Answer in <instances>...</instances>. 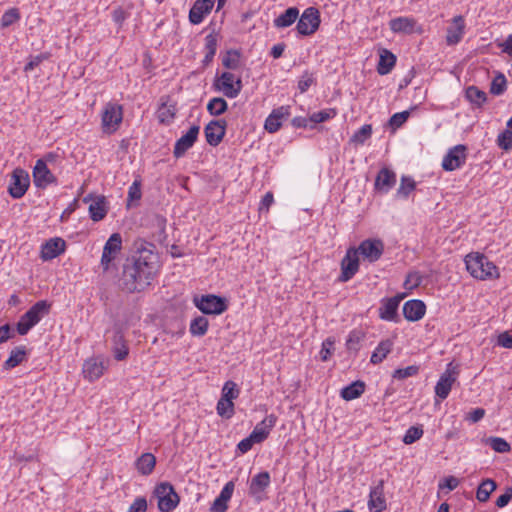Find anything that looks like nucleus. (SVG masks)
Returning a JSON list of instances; mask_svg holds the SVG:
<instances>
[{"label":"nucleus","instance_id":"obj_1","mask_svg":"<svg viewBox=\"0 0 512 512\" xmlns=\"http://www.w3.org/2000/svg\"><path fill=\"white\" fill-rule=\"evenodd\" d=\"M159 268V257L155 245L137 240L134 242V252L123 264L120 287L128 293L141 292L153 281Z\"/></svg>","mask_w":512,"mask_h":512},{"label":"nucleus","instance_id":"obj_2","mask_svg":"<svg viewBox=\"0 0 512 512\" xmlns=\"http://www.w3.org/2000/svg\"><path fill=\"white\" fill-rule=\"evenodd\" d=\"M467 271L476 279L486 280L499 276L496 265L480 253H470L465 257Z\"/></svg>","mask_w":512,"mask_h":512},{"label":"nucleus","instance_id":"obj_3","mask_svg":"<svg viewBox=\"0 0 512 512\" xmlns=\"http://www.w3.org/2000/svg\"><path fill=\"white\" fill-rule=\"evenodd\" d=\"M51 305L46 300H40L24 313L16 324L17 333L26 335L40 320L50 312Z\"/></svg>","mask_w":512,"mask_h":512},{"label":"nucleus","instance_id":"obj_4","mask_svg":"<svg viewBox=\"0 0 512 512\" xmlns=\"http://www.w3.org/2000/svg\"><path fill=\"white\" fill-rule=\"evenodd\" d=\"M123 119L122 106L109 102L105 105L101 116V125L104 133L112 134L120 126Z\"/></svg>","mask_w":512,"mask_h":512},{"label":"nucleus","instance_id":"obj_5","mask_svg":"<svg viewBox=\"0 0 512 512\" xmlns=\"http://www.w3.org/2000/svg\"><path fill=\"white\" fill-rule=\"evenodd\" d=\"M193 302L204 314L219 315L225 312L228 308L225 298L213 294L194 297Z\"/></svg>","mask_w":512,"mask_h":512},{"label":"nucleus","instance_id":"obj_6","mask_svg":"<svg viewBox=\"0 0 512 512\" xmlns=\"http://www.w3.org/2000/svg\"><path fill=\"white\" fill-rule=\"evenodd\" d=\"M158 499V508L162 512H169L175 509L179 503V496L169 482H160L154 490Z\"/></svg>","mask_w":512,"mask_h":512},{"label":"nucleus","instance_id":"obj_7","mask_svg":"<svg viewBox=\"0 0 512 512\" xmlns=\"http://www.w3.org/2000/svg\"><path fill=\"white\" fill-rule=\"evenodd\" d=\"M360 261L356 247H349L340 263L341 273L338 281L345 283L351 280L359 271Z\"/></svg>","mask_w":512,"mask_h":512},{"label":"nucleus","instance_id":"obj_8","mask_svg":"<svg viewBox=\"0 0 512 512\" xmlns=\"http://www.w3.org/2000/svg\"><path fill=\"white\" fill-rule=\"evenodd\" d=\"M121 249L122 237L119 233H113L103 247L100 265L104 272L110 269L112 262L117 258Z\"/></svg>","mask_w":512,"mask_h":512},{"label":"nucleus","instance_id":"obj_9","mask_svg":"<svg viewBox=\"0 0 512 512\" xmlns=\"http://www.w3.org/2000/svg\"><path fill=\"white\" fill-rule=\"evenodd\" d=\"M296 25L297 32L302 36H308L317 31L320 25V14L318 9L309 7L298 17Z\"/></svg>","mask_w":512,"mask_h":512},{"label":"nucleus","instance_id":"obj_10","mask_svg":"<svg viewBox=\"0 0 512 512\" xmlns=\"http://www.w3.org/2000/svg\"><path fill=\"white\" fill-rule=\"evenodd\" d=\"M216 90L221 91L228 98H235L239 95L242 89V81L240 78H235V75L230 72H223L219 78L214 82Z\"/></svg>","mask_w":512,"mask_h":512},{"label":"nucleus","instance_id":"obj_11","mask_svg":"<svg viewBox=\"0 0 512 512\" xmlns=\"http://www.w3.org/2000/svg\"><path fill=\"white\" fill-rule=\"evenodd\" d=\"M459 375L458 366L449 363L444 373L441 374L435 386V394L444 400L448 397L452 385L456 382Z\"/></svg>","mask_w":512,"mask_h":512},{"label":"nucleus","instance_id":"obj_12","mask_svg":"<svg viewBox=\"0 0 512 512\" xmlns=\"http://www.w3.org/2000/svg\"><path fill=\"white\" fill-rule=\"evenodd\" d=\"M30 178L28 172L22 168H16L11 175L8 193L14 199H20L28 190Z\"/></svg>","mask_w":512,"mask_h":512},{"label":"nucleus","instance_id":"obj_13","mask_svg":"<svg viewBox=\"0 0 512 512\" xmlns=\"http://www.w3.org/2000/svg\"><path fill=\"white\" fill-rule=\"evenodd\" d=\"M358 254L370 263L378 261L384 252V243L380 239H365L356 248Z\"/></svg>","mask_w":512,"mask_h":512},{"label":"nucleus","instance_id":"obj_14","mask_svg":"<svg viewBox=\"0 0 512 512\" xmlns=\"http://www.w3.org/2000/svg\"><path fill=\"white\" fill-rule=\"evenodd\" d=\"M466 150V146L462 144H458L449 149L448 153L443 158L442 168L445 171H454L462 167L467 157Z\"/></svg>","mask_w":512,"mask_h":512},{"label":"nucleus","instance_id":"obj_15","mask_svg":"<svg viewBox=\"0 0 512 512\" xmlns=\"http://www.w3.org/2000/svg\"><path fill=\"white\" fill-rule=\"evenodd\" d=\"M33 182L37 188L45 189L48 185L57 182V178L52 174L46 165V161L38 159L32 172Z\"/></svg>","mask_w":512,"mask_h":512},{"label":"nucleus","instance_id":"obj_16","mask_svg":"<svg viewBox=\"0 0 512 512\" xmlns=\"http://www.w3.org/2000/svg\"><path fill=\"white\" fill-rule=\"evenodd\" d=\"M225 120H212L204 128L206 141L211 146H217L226 133Z\"/></svg>","mask_w":512,"mask_h":512},{"label":"nucleus","instance_id":"obj_17","mask_svg":"<svg viewBox=\"0 0 512 512\" xmlns=\"http://www.w3.org/2000/svg\"><path fill=\"white\" fill-rule=\"evenodd\" d=\"M200 127L193 125L189 130L181 136L174 145L173 154L176 158L182 157L188 149H190L198 138Z\"/></svg>","mask_w":512,"mask_h":512},{"label":"nucleus","instance_id":"obj_18","mask_svg":"<svg viewBox=\"0 0 512 512\" xmlns=\"http://www.w3.org/2000/svg\"><path fill=\"white\" fill-rule=\"evenodd\" d=\"M66 242L60 237H54L41 246L40 257L43 261H49L64 253Z\"/></svg>","mask_w":512,"mask_h":512},{"label":"nucleus","instance_id":"obj_19","mask_svg":"<svg viewBox=\"0 0 512 512\" xmlns=\"http://www.w3.org/2000/svg\"><path fill=\"white\" fill-rule=\"evenodd\" d=\"M215 0H196L189 11V21L193 25L200 24L206 15H208L213 6Z\"/></svg>","mask_w":512,"mask_h":512},{"label":"nucleus","instance_id":"obj_20","mask_svg":"<svg viewBox=\"0 0 512 512\" xmlns=\"http://www.w3.org/2000/svg\"><path fill=\"white\" fill-rule=\"evenodd\" d=\"M112 352L116 360L122 361L126 359L129 354V348L124 338V333L120 326L115 325L114 335L112 338Z\"/></svg>","mask_w":512,"mask_h":512},{"label":"nucleus","instance_id":"obj_21","mask_svg":"<svg viewBox=\"0 0 512 512\" xmlns=\"http://www.w3.org/2000/svg\"><path fill=\"white\" fill-rule=\"evenodd\" d=\"M465 22L461 15L455 16L452 20V24L447 28L446 43L449 46L458 44L464 35Z\"/></svg>","mask_w":512,"mask_h":512},{"label":"nucleus","instance_id":"obj_22","mask_svg":"<svg viewBox=\"0 0 512 512\" xmlns=\"http://www.w3.org/2000/svg\"><path fill=\"white\" fill-rule=\"evenodd\" d=\"M426 312V305L422 300L413 299L404 303L403 315L406 320L415 322L423 318Z\"/></svg>","mask_w":512,"mask_h":512},{"label":"nucleus","instance_id":"obj_23","mask_svg":"<svg viewBox=\"0 0 512 512\" xmlns=\"http://www.w3.org/2000/svg\"><path fill=\"white\" fill-rule=\"evenodd\" d=\"M276 421L277 417L274 414L266 416L251 432L252 439H255L257 443L263 442L275 426Z\"/></svg>","mask_w":512,"mask_h":512},{"label":"nucleus","instance_id":"obj_24","mask_svg":"<svg viewBox=\"0 0 512 512\" xmlns=\"http://www.w3.org/2000/svg\"><path fill=\"white\" fill-rule=\"evenodd\" d=\"M289 116V107L281 106L274 109L266 118L264 127L269 133L277 132L281 127V121Z\"/></svg>","mask_w":512,"mask_h":512},{"label":"nucleus","instance_id":"obj_25","mask_svg":"<svg viewBox=\"0 0 512 512\" xmlns=\"http://www.w3.org/2000/svg\"><path fill=\"white\" fill-rule=\"evenodd\" d=\"M234 492V482H227L223 487L220 495L214 500L211 505V512H226L228 509V502Z\"/></svg>","mask_w":512,"mask_h":512},{"label":"nucleus","instance_id":"obj_26","mask_svg":"<svg viewBox=\"0 0 512 512\" xmlns=\"http://www.w3.org/2000/svg\"><path fill=\"white\" fill-rule=\"evenodd\" d=\"M234 492V482H227L223 487L220 495L214 500L211 505V512H226L228 509V502Z\"/></svg>","mask_w":512,"mask_h":512},{"label":"nucleus","instance_id":"obj_27","mask_svg":"<svg viewBox=\"0 0 512 512\" xmlns=\"http://www.w3.org/2000/svg\"><path fill=\"white\" fill-rule=\"evenodd\" d=\"M234 492V482H227L223 487L220 495L214 500L211 505V512H226L228 509V502Z\"/></svg>","mask_w":512,"mask_h":512},{"label":"nucleus","instance_id":"obj_28","mask_svg":"<svg viewBox=\"0 0 512 512\" xmlns=\"http://www.w3.org/2000/svg\"><path fill=\"white\" fill-rule=\"evenodd\" d=\"M234 492V482H227L223 487L220 495L214 500L211 505V512H226L228 509V502Z\"/></svg>","mask_w":512,"mask_h":512},{"label":"nucleus","instance_id":"obj_29","mask_svg":"<svg viewBox=\"0 0 512 512\" xmlns=\"http://www.w3.org/2000/svg\"><path fill=\"white\" fill-rule=\"evenodd\" d=\"M395 183L396 174L388 168H382L375 179V189L387 193Z\"/></svg>","mask_w":512,"mask_h":512},{"label":"nucleus","instance_id":"obj_30","mask_svg":"<svg viewBox=\"0 0 512 512\" xmlns=\"http://www.w3.org/2000/svg\"><path fill=\"white\" fill-rule=\"evenodd\" d=\"M379 317L385 321L398 320V306L396 298H387L381 301Z\"/></svg>","mask_w":512,"mask_h":512},{"label":"nucleus","instance_id":"obj_31","mask_svg":"<svg viewBox=\"0 0 512 512\" xmlns=\"http://www.w3.org/2000/svg\"><path fill=\"white\" fill-rule=\"evenodd\" d=\"M105 366L103 361L96 358L88 359L83 364L84 377L90 381L98 379L104 372Z\"/></svg>","mask_w":512,"mask_h":512},{"label":"nucleus","instance_id":"obj_32","mask_svg":"<svg viewBox=\"0 0 512 512\" xmlns=\"http://www.w3.org/2000/svg\"><path fill=\"white\" fill-rule=\"evenodd\" d=\"M389 26L394 33L412 34L415 32L416 21L409 17H397L390 20Z\"/></svg>","mask_w":512,"mask_h":512},{"label":"nucleus","instance_id":"obj_33","mask_svg":"<svg viewBox=\"0 0 512 512\" xmlns=\"http://www.w3.org/2000/svg\"><path fill=\"white\" fill-rule=\"evenodd\" d=\"M369 508L375 512H381L386 509V501L383 492V482L374 487L370 492Z\"/></svg>","mask_w":512,"mask_h":512},{"label":"nucleus","instance_id":"obj_34","mask_svg":"<svg viewBox=\"0 0 512 512\" xmlns=\"http://www.w3.org/2000/svg\"><path fill=\"white\" fill-rule=\"evenodd\" d=\"M299 17V9L297 7H289L273 21L276 28L290 27Z\"/></svg>","mask_w":512,"mask_h":512},{"label":"nucleus","instance_id":"obj_35","mask_svg":"<svg viewBox=\"0 0 512 512\" xmlns=\"http://www.w3.org/2000/svg\"><path fill=\"white\" fill-rule=\"evenodd\" d=\"M396 64V56L387 49H383L380 53V59L377 65V72L380 75L390 73Z\"/></svg>","mask_w":512,"mask_h":512},{"label":"nucleus","instance_id":"obj_36","mask_svg":"<svg viewBox=\"0 0 512 512\" xmlns=\"http://www.w3.org/2000/svg\"><path fill=\"white\" fill-rule=\"evenodd\" d=\"M393 347V341L390 339L382 340L374 352L371 355L370 362L372 364H379L381 363L387 355L391 352Z\"/></svg>","mask_w":512,"mask_h":512},{"label":"nucleus","instance_id":"obj_37","mask_svg":"<svg viewBox=\"0 0 512 512\" xmlns=\"http://www.w3.org/2000/svg\"><path fill=\"white\" fill-rule=\"evenodd\" d=\"M27 355L25 346H17L11 350L8 359L4 362L3 367L6 370H10L19 364H21Z\"/></svg>","mask_w":512,"mask_h":512},{"label":"nucleus","instance_id":"obj_38","mask_svg":"<svg viewBox=\"0 0 512 512\" xmlns=\"http://www.w3.org/2000/svg\"><path fill=\"white\" fill-rule=\"evenodd\" d=\"M156 464V458L151 453L142 454L135 462L136 469L146 476L152 472Z\"/></svg>","mask_w":512,"mask_h":512},{"label":"nucleus","instance_id":"obj_39","mask_svg":"<svg viewBox=\"0 0 512 512\" xmlns=\"http://www.w3.org/2000/svg\"><path fill=\"white\" fill-rule=\"evenodd\" d=\"M365 390V384L362 381H355L342 388L340 395L344 400L350 401L360 397Z\"/></svg>","mask_w":512,"mask_h":512},{"label":"nucleus","instance_id":"obj_40","mask_svg":"<svg viewBox=\"0 0 512 512\" xmlns=\"http://www.w3.org/2000/svg\"><path fill=\"white\" fill-rule=\"evenodd\" d=\"M465 96L469 102L481 107L487 100V94L476 86H469L465 91Z\"/></svg>","mask_w":512,"mask_h":512},{"label":"nucleus","instance_id":"obj_41","mask_svg":"<svg viewBox=\"0 0 512 512\" xmlns=\"http://www.w3.org/2000/svg\"><path fill=\"white\" fill-rule=\"evenodd\" d=\"M205 50L206 54L202 63L204 66H208L212 62L217 50V38L214 34H209L205 37Z\"/></svg>","mask_w":512,"mask_h":512},{"label":"nucleus","instance_id":"obj_42","mask_svg":"<svg viewBox=\"0 0 512 512\" xmlns=\"http://www.w3.org/2000/svg\"><path fill=\"white\" fill-rule=\"evenodd\" d=\"M209 322L204 316L195 317L189 327V331L193 336H204L208 330Z\"/></svg>","mask_w":512,"mask_h":512},{"label":"nucleus","instance_id":"obj_43","mask_svg":"<svg viewBox=\"0 0 512 512\" xmlns=\"http://www.w3.org/2000/svg\"><path fill=\"white\" fill-rule=\"evenodd\" d=\"M90 218L97 222L105 218L107 210L104 206V198H99L89 205Z\"/></svg>","mask_w":512,"mask_h":512},{"label":"nucleus","instance_id":"obj_44","mask_svg":"<svg viewBox=\"0 0 512 512\" xmlns=\"http://www.w3.org/2000/svg\"><path fill=\"white\" fill-rule=\"evenodd\" d=\"M228 104L225 99L221 97L212 98L207 104V111L212 116H220L226 112Z\"/></svg>","mask_w":512,"mask_h":512},{"label":"nucleus","instance_id":"obj_45","mask_svg":"<svg viewBox=\"0 0 512 512\" xmlns=\"http://www.w3.org/2000/svg\"><path fill=\"white\" fill-rule=\"evenodd\" d=\"M222 65L230 70H235L240 65V52L234 49L228 50L222 57Z\"/></svg>","mask_w":512,"mask_h":512},{"label":"nucleus","instance_id":"obj_46","mask_svg":"<svg viewBox=\"0 0 512 512\" xmlns=\"http://www.w3.org/2000/svg\"><path fill=\"white\" fill-rule=\"evenodd\" d=\"M372 135V126L370 124L363 125L350 138V142L356 145H363Z\"/></svg>","mask_w":512,"mask_h":512},{"label":"nucleus","instance_id":"obj_47","mask_svg":"<svg viewBox=\"0 0 512 512\" xmlns=\"http://www.w3.org/2000/svg\"><path fill=\"white\" fill-rule=\"evenodd\" d=\"M216 410L219 416L230 419L234 415V403L220 398Z\"/></svg>","mask_w":512,"mask_h":512},{"label":"nucleus","instance_id":"obj_48","mask_svg":"<svg viewBox=\"0 0 512 512\" xmlns=\"http://www.w3.org/2000/svg\"><path fill=\"white\" fill-rule=\"evenodd\" d=\"M416 184L415 181L407 176H402L401 183L399 188L397 189V196L402 198H407L409 194L415 189Z\"/></svg>","mask_w":512,"mask_h":512},{"label":"nucleus","instance_id":"obj_49","mask_svg":"<svg viewBox=\"0 0 512 512\" xmlns=\"http://www.w3.org/2000/svg\"><path fill=\"white\" fill-rule=\"evenodd\" d=\"M497 488L496 482H481L477 489V499L481 502L488 500L490 494Z\"/></svg>","mask_w":512,"mask_h":512},{"label":"nucleus","instance_id":"obj_50","mask_svg":"<svg viewBox=\"0 0 512 512\" xmlns=\"http://www.w3.org/2000/svg\"><path fill=\"white\" fill-rule=\"evenodd\" d=\"M20 19V12L17 8H10L1 17L0 26L7 28Z\"/></svg>","mask_w":512,"mask_h":512},{"label":"nucleus","instance_id":"obj_51","mask_svg":"<svg viewBox=\"0 0 512 512\" xmlns=\"http://www.w3.org/2000/svg\"><path fill=\"white\" fill-rule=\"evenodd\" d=\"M507 81L503 74L499 73L491 82L490 93L493 95H501L505 92Z\"/></svg>","mask_w":512,"mask_h":512},{"label":"nucleus","instance_id":"obj_52","mask_svg":"<svg viewBox=\"0 0 512 512\" xmlns=\"http://www.w3.org/2000/svg\"><path fill=\"white\" fill-rule=\"evenodd\" d=\"M239 396V389L237 388L236 383L233 381L225 382L222 388L221 398L224 400L232 401Z\"/></svg>","mask_w":512,"mask_h":512},{"label":"nucleus","instance_id":"obj_53","mask_svg":"<svg viewBox=\"0 0 512 512\" xmlns=\"http://www.w3.org/2000/svg\"><path fill=\"white\" fill-rule=\"evenodd\" d=\"M335 115H336L335 109H326V110H321V111L313 113L309 117V120H310V122L317 124V123L325 122L328 119L333 118Z\"/></svg>","mask_w":512,"mask_h":512},{"label":"nucleus","instance_id":"obj_54","mask_svg":"<svg viewBox=\"0 0 512 512\" xmlns=\"http://www.w3.org/2000/svg\"><path fill=\"white\" fill-rule=\"evenodd\" d=\"M419 372V367L416 365L407 366L405 368L396 369L393 372V378L403 380L408 377L415 376Z\"/></svg>","mask_w":512,"mask_h":512},{"label":"nucleus","instance_id":"obj_55","mask_svg":"<svg viewBox=\"0 0 512 512\" xmlns=\"http://www.w3.org/2000/svg\"><path fill=\"white\" fill-rule=\"evenodd\" d=\"M268 484L269 482H251L249 492L257 501H261Z\"/></svg>","mask_w":512,"mask_h":512},{"label":"nucleus","instance_id":"obj_56","mask_svg":"<svg viewBox=\"0 0 512 512\" xmlns=\"http://www.w3.org/2000/svg\"><path fill=\"white\" fill-rule=\"evenodd\" d=\"M497 143L500 148L505 151L512 149V129H507L500 133L497 138Z\"/></svg>","mask_w":512,"mask_h":512},{"label":"nucleus","instance_id":"obj_57","mask_svg":"<svg viewBox=\"0 0 512 512\" xmlns=\"http://www.w3.org/2000/svg\"><path fill=\"white\" fill-rule=\"evenodd\" d=\"M423 435V429L419 426H411L404 435L403 441L405 444H412Z\"/></svg>","mask_w":512,"mask_h":512},{"label":"nucleus","instance_id":"obj_58","mask_svg":"<svg viewBox=\"0 0 512 512\" xmlns=\"http://www.w3.org/2000/svg\"><path fill=\"white\" fill-rule=\"evenodd\" d=\"M490 446L493 450H495L496 452H499V453H505V452H508L510 450V445L509 443L503 439V438H500V437H492L490 438Z\"/></svg>","mask_w":512,"mask_h":512},{"label":"nucleus","instance_id":"obj_59","mask_svg":"<svg viewBox=\"0 0 512 512\" xmlns=\"http://www.w3.org/2000/svg\"><path fill=\"white\" fill-rule=\"evenodd\" d=\"M334 343L335 341L332 338H327L322 343V348L320 351V358L322 361H327L334 351Z\"/></svg>","mask_w":512,"mask_h":512},{"label":"nucleus","instance_id":"obj_60","mask_svg":"<svg viewBox=\"0 0 512 512\" xmlns=\"http://www.w3.org/2000/svg\"><path fill=\"white\" fill-rule=\"evenodd\" d=\"M409 115L410 114L408 111L395 113L394 115L391 116V118L389 120V125L393 129H397V128L401 127L406 122Z\"/></svg>","mask_w":512,"mask_h":512},{"label":"nucleus","instance_id":"obj_61","mask_svg":"<svg viewBox=\"0 0 512 512\" xmlns=\"http://www.w3.org/2000/svg\"><path fill=\"white\" fill-rule=\"evenodd\" d=\"M314 83V77L312 73L305 71L298 82V89L301 93L306 92L309 87Z\"/></svg>","mask_w":512,"mask_h":512},{"label":"nucleus","instance_id":"obj_62","mask_svg":"<svg viewBox=\"0 0 512 512\" xmlns=\"http://www.w3.org/2000/svg\"><path fill=\"white\" fill-rule=\"evenodd\" d=\"M422 283V276L418 272H411L407 275L404 282L406 289H413Z\"/></svg>","mask_w":512,"mask_h":512},{"label":"nucleus","instance_id":"obj_63","mask_svg":"<svg viewBox=\"0 0 512 512\" xmlns=\"http://www.w3.org/2000/svg\"><path fill=\"white\" fill-rule=\"evenodd\" d=\"M46 59H48V55L44 54V53L36 55V56H31L29 58V61L24 66V71L25 72L32 71L35 67L39 66Z\"/></svg>","mask_w":512,"mask_h":512},{"label":"nucleus","instance_id":"obj_64","mask_svg":"<svg viewBox=\"0 0 512 512\" xmlns=\"http://www.w3.org/2000/svg\"><path fill=\"white\" fill-rule=\"evenodd\" d=\"M147 501L144 497H138L129 507L128 512H146Z\"/></svg>","mask_w":512,"mask_h":512}]
</instances>
